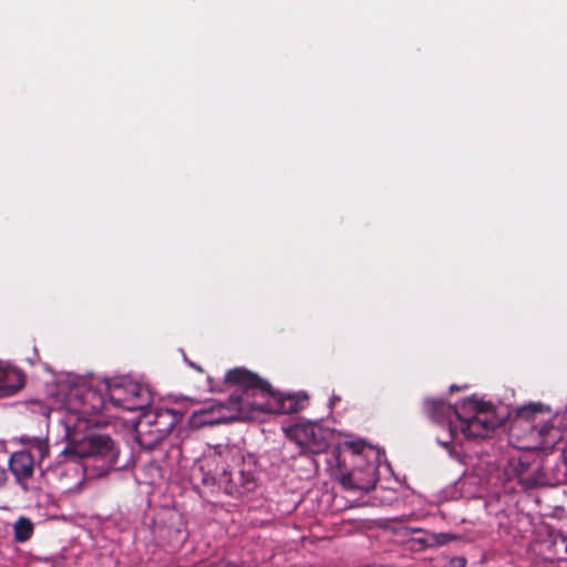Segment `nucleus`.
Here are the masks:
<instances>
[{
	"mask_svg": "<svg viewBox=\"0 0 567 567\" xmlns=\"http://www.w3.org/2000/svg\"><path fill=\"white\" fill-rule=\"evenodd\" d=\"M75 453L81 457H92L102 473H107L117 466L120 449L106 434H93L85 436L76 446Z\"/></svg>",
	"mask_w": 567,
	"mask_h": 567,
	"instance_id": "4",
	"label": "nucleus"
},
{
	"mask_svg": "<svg viewBox=\"0 0 567 567\" xmlns=\"http://www.w3.org/2000/svg\"><path fill=\"white\" fill-rule=\"evenodd\" d=\"M374 451L364 442L346 443L342 458L338 456L341 485L351 491L370 492L378 482L375 461L369 460Z\"/></svg>",
	"mask_w": 567,
	"mask_h": 567,
	"instance_id": "2",
	"label": "nucleus"
},
{
	"mask_svg": "<svg viewBox=\"0 0 567 567\" xmlns=\"http://www.w3.org/2000/svg\"><path fill=\"white\" fill-rule=\"evenodd\" d=\"M539 411H540V409H539V406L537 404H529V405H526V406L522 408L518 411V414L520 416L528 417L529 415H534V414L538 413Z\"/></svg>",
	"mask_w": 567,
	"mask_h": 567,
	"instance_id": "19",
	"label": "nucleus"
},
{
	"mask_svg": "<svg viewBox=\"0 0 567 567\" xmlns=\"http://www.w3.org/2000/svg\"><path fill=\"white\" fill-rule=\"evenodd\" d=\"M423 530L420 528L413 529V533H422Z\"/></svg>",
	"mask_w": 567,
	"mask_h": 567,
	"instance_id": "27",
	"label": "nucleus"
},
{
	"mask_svg": "<svg viewBox=\"0 0 567 567\" xmlns=\"http://www.w3.org/2000/svg\"><path fill=\"white\" fill-rule=\"evenodd\" d=\"M220 484L223 485V493L233 497H240L254 492L257 487L255 461L241 458L233 467L223 468Z\"/></svg>",
	"mask_w": 567,
	"mask_h": 567,
	"instance_id": "5",
	"label": "nucleus"
},
{
	"mask_svg": "<svg viewBox=\"0 0 567 567\" xmlns=\"http://www.w3.org/2000/svg\"><path fill=\"white\" fill-rule=\"evenodd\" d=\"M549 470L548 461L544 462L533 455H524L517 458L515 472L522 484L526 487H534L538 485H551Z\"/></svg>",
	"mask_w": 567,
	"mask_h": 567,
	"instance_id": "7",
	"label": "nucleus"
},
{
	"mask_svg": "<svg viewBox=\"0 0 567 567\" xmlns=\"http://www.w3.org/2000/svg\"><path fill=\"white\" fill-rule=\"evenodd\" d=\"M9 468L19 485L25 488V483L33 476L34 457L29 451L13 453L9 460Z\"/></svg>",
	"mask_w": 567,
	"mask_h": 567,
	"instance_id": "12",
	"label": "nucleus"
},
{
	"mask_svg": "<svg viewBox=\"0 0 567 567\" xmlns=\"http://www.w3.org/2000/svg\"><path fill=\"white\" fill-rule=\"evenodd\" d=\"M219 457L214 456L204 460L200 464L195 466L192 471V481L197 487L202 486L203 492L212 496H217L223 492L220 484V472L215 473L218 466Z\"/></svg>",
	"mask_w": 567,
	"mask_h": 567,
	"instance_id": "10",
	"label": "nucleus"
},
{
	"mask_svg": "<svg viewBox=\"0 0 567 567\" xmlns=\"http://www.w3.org/2000/svg\"><path fill=\"white\" fill-rule=\"evenodd\" d=\"M549 472L551 485L567 480V447L560 454V463L556 464L554 467L550 466Z\"/></svg>",
	"mask_w": 567,
	"mask_h": 567,
	"instance_id": "17",
	"label": "nucleus"
},
{
	"mask_svg": "<svg viewBox=\"0 0 567 567\" xmlns=\"http://www.w3.org/2000/svg\"><path fill=\"white\" fill-rule=\"evenodd\" d=\"M130 396L122 395L124 391L121 386H110L109 396L112 403L127 411L144 410L148 406L151 398L147 389L133 382L127 383Z\"/></svg>",
	"mask_w": 567,
	"mask_h": 567,
	"instance_id": "9",
	"label": "nucleus"
},
{
	"mask_svg": "<svg viewBox=\"0 0 567 567\" xmlns=\"http://www.w3.org/2000/svg\"><path fill=\"white\" fill-rule=\"evenodd\" d=\"M143 416L154 427V431L158 433L159 437L167 435L177 423V414L169 409H152Z\"/></svg>",
	"mask_w": 567,
	"mask_h": 567,
	"instance_id": "13",
	"label": "nucleus"
},
{
	"mask_svg": "<svg viewBox=\"0 0 567 567\" xmlns=\"http://www.w3.org/2000/svg\"><path fill=\"white\" fill-rule=\"evenodd\" d=\"M34 534V524L29 517L20 516L13 524L14 542L22 544L32 538Z\"/></svg>",
	"mask_w": 567,
	"mask_h": 567,
	"instance_id": "15",
	"label": "nucleus"
},
{
	"mask_svg": "<svg viewBox=\"0 0 567 567\" xmlns=\"http://www.w3.org/2000/svg\"><path fill=\"white\" fill-rule=\"evenodd\" d=\"M549 550L558 560L567 561V535L560 530L549 533Z\"/></svg>",
	"mask_w": 567,
	"mask_h": 567,
	"instance_id": "16",
	"label": "nucleus"
},
{
	"mask_svg": "<svg viewBox=\"0 0 567 567\" xmlns=\"http://www.w3.org/2000/svg\"><path fill=\"white\" fill-rule=\"evenodd\" d=\"M112 386H121V388H123L124 391L122 392V395L130 396V391L126 389L127 388V383L126 384H113Z\"/></svg>",
	"mask_w": 567,
	"mask_h": 567,
	"instance_id": "23",
	"label": "nucleus"
},
{
	"mask_svg": "<svg viewBox=\"0 0 567 567\" xmlns=\"http://www.w3.org/2000/svg\"><path fill=\"white\" fill-rule=\"evenodd\" d=\"M69 405L74 412L89 415L100 412L104 401L93 389H75L70 393Z\"/></svg>",
	"mask_w": 567,
	"mask_h": 567,
	"instance_id": "11",
	"label": "nucleus"
},
{
	"mask_svg": "<svg viewBox=\"0 0 567 567\" xmlns=\"http://www.w3.org/2000/svg\"><path fill=\"white\" fill-rule=\"evenodd\" d=\"M37 449L41 458H44L49 453V447L43 443H39Z\"/></svg>",
	"mask_w": 567,
	"mask_h": 567,
	"instance_id": "21",
	"label": "nucleus"
},
{
	"mask_svg": "<svg viewBox=\"0 0 567 567\" xmlns=\"http://www.w3.org/2000/svg\"><path fill=\"white\" fill-rule=\"evenodd\" d=\"M463 413H472L465 416L461 413L457 419V435L462 434L465 439L486 437L489 432L502 425L491 403L480 401L477 399H466L462 403Z\"/></svg>",
	"mask_w": 567,
	"mask_h": 567,
	"instance_id": "3",
	"label": "nucleus"
},
{
	"mask_svg": "<svg viewBox=\"0 0 567 567\" xmlns=\"http://www.w3.org/2000/svg\"><path fill=\"white\" fill-rule=\"evenodd\" d=\"M225 382L236 389L225 403L212 404L200 413L208 415L204 424L247 421L255 417V412L292 414L306 406L308 395L305 392L282 394L257 373L246 368H234L225 375Z\"/></svg>",
	"mask_w": 567,
	"mask_h": 567,
	"instance_id": "1",
	"label": "nucleus"
},
{
	"mask_svg": "<svg viewBox=\"0 0 567 567\" xmlns=\"http://www.w3.org/2000/svg\"><path fill=\"white\" fill-rule=\"evenodd\" d=\"M466 558L463 556L453 557L449 560L447 567H465L466 566Z\"/></svg>",
	"mask_w": 567,
	"mask_h": 567,
	"instance_id": "20",
	"label": "nucleus"
},
{
	"mask_svg": "<svg viewBox=\"0 0 567 567\" xmlns=\"http://www.w3.org/2000/svg\"><path fill=\"white\" fill-rule=\"evenodd\" d=\"M458 390H460V388L456 386V385H451L450 386V392H454V391H458Z\"/></svg>",
	"mask_w": 567,
	"mask_h": 567,
	"instance_id": "25",
	"label": "nucleus"
},
{
	"mask_svg": "<svg viewBox=\"0 0 567 567\" xmlns=\"http://www.w3.org/2000/svg\"><path fill=\"white\" fill-rule=\"evenodd\" d=\"M440 537L446 539V534H441ZM416 542H419L423 547H431L436 543L443 544L445 540H439L437 536L434 534H425L424 537L416 538Z\"/></svg>",
	"mask_w": 567,
	"mask_h": 567,
	"instance_id": "18",
	"label": "nucleus"
},
{
	"mask_svg": "<svg viewBox=\"0 0 567 567\" xmlns=\"http://www.w3.org/2000/svg\"><path fill=\"white\" fill-rule=\"evenodd\" d=\"M439 442H440V444H442L443 446H449V442H447V441H446V442L439 441Z\"/></svg>",
	"mask_w": 567,
	"mask_h": 567,
	"instance_id": "26",
	"label": "nucleus"
},
{
	"mask_svg": "<svg viewBox=\"0 0 567 567\" xmlns=\"http://www.w3.org/2000/svg\"><path fill=\"white\" fill-rule=\"evenodd\" d=\"M337 401H340V398H339V396H337V395H333V396L331 398V404H334Z\"/></svg>",
	"mask_w": 567,
	"mask_h": 567,
	"instance_id": "24",
	"label": "nucleus"
},
{
	"mask_svg": "<svg viewBox=\"0 0 567 567\" xmlns=\"http://www.w3.org/2000/svg\"><path fill=\"white\" fill-rule=\"evenodd\" d=\"M7 482V474L3 470L0 468V487H2Z\"/></svg>",
	"mask_w": 567,
	"mask_h": 567,
	"instance_id": "22",
	"label": "nucleus"
},
{
	"mask_svg": "<svg viewBox=\"0 0 567 567\" xmlns=\"http://www.w3.org/2000/svg\"><path fill=\"white\" fill-rule=\"evenodd\" d=\"M289 436L300 447L301 454H321L329 449L332 434L319 424L308 422L291 427Z\"/></svg>",
	"mask_w": 567,
	"mask_h": 567,
	"instance_id": "6",
	"label": "nucleus"
},
{
	"mask_svg": "<svg viewBox=\"0 0 567 567\" xmlns=\"http://www.w3.org/2000/svg\"><path fill=\"white\" fill-rule=\"evenodd\" d=\"M422 409L423 413L433 422L446 424L451 440L457 437L456 421L461 417V412L456 406L442 399H425L422 403Z\"/></svg>",
	"mask_w": 567,
	"mask_h": 567,
	"instance_id": "8",
	"label": "nucleus"
},
{
	"mask_svg": "<svg viewBox=\"0 0 567 567\" xmlns=\"http://www.w3.org/2000/svg\"><path fill=\"white\" fill-rule=\"evenodd\" d=\"M24 386V374L17 368L0 363V398L10 396Z\"/></svg>",
	"mask_w": 567,
	"mask_h": 567,
	"instance_id": "14",
	"label": "nucleus"
}]
</instances>
